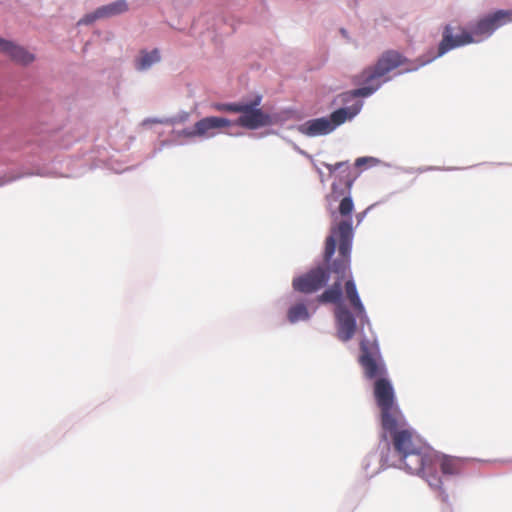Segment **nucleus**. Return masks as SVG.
<instances>
[{
	"instance_id": "obj_1",
	"label": "nucleus",
	"mask_w": 512,
	"mask_h": 512,
	"mask_svg": "<svg viewBox=\"0 0 512 512\" xmlns=\"http://www.w3.org/2000/svg\"><path fill=\"white\" fill-rule=\"evenodd\" d=\"M359 363L367 379H376L373 394L380 410L381 426L392 430L404 424L402 414L395 397L391 382L385 378L386 368L380 355L378 343L374 337L360 341Z\"/></svg>"
},
{
	"instance_id": "obj_2",
	"label": "nucleus",
	"mask_w": 512,
	"mask_h": 512,
	"mask_svg": "<svg viewBox=\"0 0 512 512\" xmlns=\"http://www.w3.org/2000/svg\"><path fill=\"white\" fill-rule=\"evenodd\" d=\"M430 60H410L396 50L383 52L376 63L366 67L355 77V83L362 87L345 94V97H368L377 91L382 84L390 80L389 73L400 69L397 74L418 70Z\"/></svg>"
},
{
	"instance_id": "obj_3",
	"label": "nucleus",
	"mask_w": 512,
	"mask_h": 512,
	"mask_svg": "<svg viewBox=\"0 0 512 512\" xmlns=\"http://www.w3.org/2000/svg\"><path fill=\"white\" fill-rule=\"evenodd\" d=\"M344 283L345 295L350 305L355 310L357 317L360 319L361 325H370L369 319L366 315L365 308L359 297L356 284L351 276V271L346 275L344 279H340L337 276V281L326 289L320 296L319 301L324 303L337 304L335 316L337 320V333L338 337L342 341L350 340L356 331V321L353 314L341 303L342 299V282Z\"/></svg>"
},
{
	"instance_id": "obj_4",
	"label": "nucleus",
	"mask_w": 512,
	"mask_h": 512,
	"mask_svg": "<svg viewBox=\"0 0 512 512\" xmlns=\"http://www.w3.org/2000/svg\"><path fill=\"white\" fill-rule=\"evenodd\" d=\"M354 210L353 200L350 196L344 197L339 204L338 211L343 217L338 224L331 227V234L327 237L325 243L324 260L329 263L335 253L338 242V256L333 261L331 270L336 273L340 279H344L349 273L350 254L353 240L352 212Z\"/></svg>"
},
{
	"instance_id": "obj_5",
	"label": "nucleus",
	"mask_w": 512,
	"mask_h": 512,
	"mask_svg": "<svg viewBox=\"0 0 512 512\" xmlns=\"http://www.w3.org/2000/svg\"><path fill=\"white\" fill-rule=\"evenodd\" d=\"M512 21V11L498 10L482 19H480L472 28L471 31L463 27H457L458 34L454 35L455 28L451 25H446L443 28L442 40L438 46L436 57L443 56L448 51L471 44L478 41L475 37L490 36L497 28Z\"/></svg>"
},
{
	"instance_id": "obj_6",
	"label": "nucleus",
	"mask_w": 512,
	"mask_h": 512,
	"mask_svg": "<svg viewBox=\"0 0 512 512\" xmlns=\"http://www.w3.org/2000/svg\"><path fill=\"white\" fill-rule=\"evenodd\" d=\"M434 453L435 451L425 444L420 449L399 455L398 458L409 473L421 475L431 488L438 491L440 500L448 503L449 496L442 487V479L433 468Z\"/></svg>"
},
{
	"instance_id": "obj_7",
	"label": "nucleus",
	"mask_w": 512,
	"mask_h": 512,
	"mask_svg": "<svg viewBox=\"0 0 512 512\" xmlns=\"http://www.w3.org/2000/svg\"><path fill=\"white\" fill-rule=\"evenodd\" d=\"M261 100V96H256L250 102H240L239 109L241 110H238L237 113L241 115L236 120L235 125L250 130L270 125L272 123L271 116L258 108Z\"/></svg>"
},
{
	"instance_id": "obj_8",
	"label": "nucleus",
	"mask_w": 512,
	"mask_h": 512,
	"mask_svg": "<svg viewBox=\"0 0 512 512\" xmlns=\"http://www.w3.org/2000/svg\"><path fill=\"white\" fill-rule=\"evenodd\" d=\"M386 431L391 434L393 448L397 456L408 451L420 449L425 445L415 431L407 427L405 419L403 426Z\"/></svg>"
},
{
	"instance_id": "obj_9",
	"label": "nucleus",
	"mask_w": 512,
	"mask_h": 512,
	"mask_svg": "<svg viewBox=\"0 0 512 512\" xmlns=\"http://www.w3.org/2000/svg\"><path fill=\"white\" fill-rule=\"evenodd\" d=\"M333 262L329 265L328 270L317 267L310 270L303 276L297 277L293 280V288L302 293H313L322 288L329 280V273L334 272L331 270ZM337 276V274L335 273Z\"/></svg>"
},
{
	"instance_id": "obj_10",
	"label": "nucleus",
	"mask_w": 512,
	"mask_h": 512,
	"mask_svg": "<svg viewBox=\"0 0 512 512\" xmlns=\"http://www.w3.org/2000/svg\"><path fill=\"white\" fill-rule=\"evenodd\" d=\"M470 464L468 458H461L435 451L433 458V468L437 471L440 468L442 475L447 477L459 476L464 473Z\"/></svg>"
},
{
	"instance_id": "obj_11",
	"label": "nucleus",
	"mask_w": 512,
	"mask_h": 512,
	"mask_svg": "<svg viewBox=\"0 0 512 512\" xmlns=\"http://www.w3.org/2000/svg\"><path fill=\"white\" fill-rule=\"evenodd\" d=\"M232 122L223 117H205L197 121L194 124L193 134H198V137H212L215 135V131L230 127Z\"/></svg>"
},
{
	"instance_id": "obj_12",
	"label": "nucleus",
	"mask_w": 512,
	"mask_h": 512,
	"mask_svg": "<svg viewBox=\"0 0 512 512\" xmlns=\"http://www.w3.org/2000/svg\"><path fill=\"white\" fill-rule=\"evenodd\" d=\"M127 10V2L125 0H117L113 3L99 7L95 12L86 15L79 21V24H90L96 19L116 16L126 12Z\"/></svg>"
},
{
	"instance_id": "obj_13",
	"label": "nucleus",
	"mask_w": 512,
	"mask_h": 512,
	"mask_svg": "<svg viewBox=\"0 0 512 512\" xmlns=\"http://www.w3.org/2000/svg\"><path fill=\"white\" fill-rule=\"evenodd\" d=\"M0 51L9 55L12 60L27 65L34 61L35 57L25 48L0 38Z\"/></svg>"
},
{
	"instance_id": "obj_14",
	"label": "nucleus",
	"mask_w": 512,
	"mask_h": 512,
	"mask_svg": "<svg viewBox=\"0 0 512 512\" xmlns=\"http://www.w3.org/2000/svg\"><path fill=\"white\" fill-rule=\"evenodd\" d=\"M299 131L307 136L313 137L326 135L333 131V124L326 117L309 120L299 126Z\"/></svg>"
},
{
	"instance_id": "obj_15",
	"label": "nucleus",
	"mask_w": 512,
	"mask_h": 512,
	"mask_svg": "<svg viewBox=\"0 0 512 512\" xmlns=\"http://www.w3.org/2000/svg\"><path fill=\"white\" fill-rule=\"evenodd\" d=\"M361 107L362 103L357 102L350 107L340 108L332 112L328 119L330 120V123L333 124V130L347 120H351L356 116L360 112Z\"/></svg>"
},
{
	"instance_id": "obj_16",
	"label": "nucleus",
	"mask_w": 512,
	"mask_h": 512,
	"mask_svg": "<svg viewBox=\"0 0 512 512\" xmlns=\"http://www.w3.org/2000/svg\"><path fill=\"white\" fill-rule=\"evenodd\" d=\"M161 59L158 49H153L151 52L141 51L139 58L136 60V68L140 71L150 68L154 63L159 62Z\"/></svg>"
},
{
	"instance_id": "obj_17",
	"label": "nucleus",
	"mask_w": 512,
	"mask_h": 512,
	"mask_svg": "<svg viewBox=\"0 0 512 512\" xmlns=\"http://www.w3.org/2000/svg\"><path fill=\"white\" fill-rule=\"evenodd\" d=\"M287 317L291 323H296L301 320H307L309 312L304 303H297L289 308Z\"/></svg>"
},
{
	"instance_id": "obj_18",
	"label": "nucleus",
	"mask_w": 512,
	"mask_h": 512,
	"mask_svg": "<svg viewBox=\"0 0 512 512\" xmlns=\"http://www.w3.org/2000/svg\"><path fill=\"white\" fill-rule=\"evenodd\" d=\"M323 165L329 170L331 174L341 169L342 173L345 174L347 177H349L350 175L349 166L346 162H338L336 164L324 163ZM352 182L353 180L351 178H347L345 184L348 190H350Z\"/></svg>"
},
{
	"instance_id": "obj_19",
	"label": "nucleus",
	"mask_w": 512,
	"mask_h": 512,
	"mask_svg": "<svg viewBox=\"0 0 512 512\" xmlns=\"http://www.w3.org/2000/svg\"><path fill=\"white\" fill-rule=\"evenodd\" d=\"M240 103H215L212 107L217 111H227L237 113Z\"/></svg>"
},
{
	"instance_id": "obj_20",
	"label": "nucleus",
	"mask_w": 512,
	"mask_h": 512,
	"mask_svg": "<svg viewBox=\"0 0 512 512\" xmlns=\"http://www.w3.org/2000/svg\"><path fill=\"white\" fill-rule=\"evenodd\" d=\"M193 132H194V127L192 129H185L183 131V135L186 137H189V138L198 137V134H193Z\"/></svg>"
},
{
	"instance_id": "obj_21",
	"label": "nucleus",
	"mask_w": 512,
	"mask_h": 512,
	"mask_svg": "<svg viewBox=\"0 0 512 512\" xmlns=\"http://www.w3.org/2000/svg\"><path fill=\"white\" fill-rule=\"evenodd\" d=\"M364 161H365V158H358L356 160L355 164H356V166H361Z\"/></svg>"
}]
</instances>
